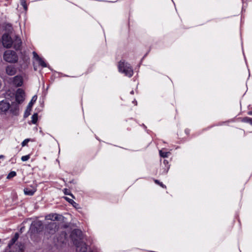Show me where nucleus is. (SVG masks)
Returning <instances> with one entry per match:
<instances>
[{
	"mask_svg": "<svg viewBox=\"0 0 252 252\" xmlns=\"http://www.w3.org/2000/svg\"><path fill=\"white\" fill-rule=\"evenodd\" d=\"M81 231L78 229L74 230L71 234L73 243L76 245V252H86L87 248L86 244L81 241Z\"/></svg>",
	"mask_w": 252,
	"mask_h": 252,
	"instance_id": "nucleus-1",
	"label": "nucleus"
},
{
	"mask_svg": "<svg viewBox=\"0 0 252 252\" xmlns=\"http://www.w3.org/2000/svg\"><path fill=\"white\" fill-rule=\"evenodd\" d=\"M18 109V106L10 105L7 100H3L0 101V114H5L9 111L11 113L16 115Z\"/></svg>",
	"mask_w": 252,
	"mask_h": 252,
	"instance_id": "nucleus-2",
	"label": "nucleus"
},
{
	"mask_svg": "<svg viewBox=\"0 0 252 252\" xmlns=\"http://www.w3.org/2000/svg\"><path fill=\"white\" fill-rule=\"evenodd\" d=\"M19 235L17 233H15L14 237L11 239L10 242L8 244L4 252H23L24 246L21 244H16L15 247L14 244L17 240Z\"/></svg>",
	"mask_w": 252,
	"mask_h": 252,
	"instance_id": "nucleus-3",
	"label": "nucleus"
},
{
	"mask_svg": "<svg viewBox=\"0 0 252 252\" xmlns=\"http://www.w3.org/2000/svg\"><path fill=\"white\" fill-rule=\"evenodd\" d=\"M118 69L120 72L130 77L133 75V71L131 65L124 61H121L118 63Z\"/></svg>",
	"mask_w": 252,
	"mask_h": 252,
	"instance_id": "nucleus-4",
	"label": "nucleus"
},
{
	"mask_svg": "<svg viewBox=\"0 0 252 252\" xmlns=\"http://www.w3.org/2000/svg\"><path fill=\"white\" fill-rule=\"evenodd\" d=\"M3 58L5 61L9 63H15L18 61L16 53L11 50H7L4 52Z\"/></svg>",
	"mask_w": 252,
	"mask_h": 252,
	"instance_id": "nucleus-5",
	"label": "nucleus"
},
{
	"mask_svg": "<svg viewBox=\"0 0 252 252\" xmlns=\"http://www.w3.org/2000/svg\"><path fill=\"white\" fill-rule=\"evenodd\" d=\"M2 43L4 47L9 48L12 46L13 40L8 34L5 33L2 37Z\"/></svg>",
	"mask_w": 252,
	"mask_h": 252,
	"instance_id": "nucleus-6",
	"label": "nucleus"
},
{
	"mask_svg": "<svg viewBox=\"0 0 252 252\" xmlns=\"http://www.w3.org/2000/svg\"><path fill=\"white\" fill-rule=\"evenodd\" d=\"M25 94L24 91L21 89H18L16 93V100L19 104L24 100Z\"/></svg>",
	"mask_w": 252,
	"mask_h": 252,
	"instance_id": "nucleus-7",
	"label": "nucleus"
},
{
	"mask_svg": "<svg viewBox=\"0 0 252 252\" xmlns=\"http://www.w3.org/2000/svg\"><path fill=\"white\" fill-rule=\"evenodd\" d=\"M37 99V96L36 95H34L32 97V100L29 102L28 107L27 108V109L25 111V114H24V117H27L30 115V112L32 110V107L33 104V103L36 101Z\"/></svg>",
	"mask_w": 252,
	"mask_h": 252,
	"instance_id": "nucleus-8",
	"label": "nucleus"
},
{
	"mask_svg": "<svg viewBox=\"0 0 252 252\" xmlns=\"http://www.w3.org/2000/svg\"><path fill=\"white\" fill-rule=\"evenodd\" d=\"M33 55L34 59L36 61V62L38 64L40 65L43 67H45L47 66L46 63H45V62L42 59L40 58L38 55L35 52H33Z\"/></svg>",
	"mask_w": 252,
	"mask_h": 252,
	"instance_id": "nucleus-9",
	"label": "nucleus"
},
{
	"mask_svg": "<svg viewBox=\"0 0 252 252\" xmlns=\"http://www.w3.org/2000/svg\"><path fill=\"white\" fill-rule=\"evenodd\" d=\"M36 191V188L34 186H31L25 188L24 189V193L27 195H32Z\"/></svg>",
	"mask_w": 252,
	"mask_h": 252,
	"instance_id": "nucleus-10",
	"label": "nucleus"
},
{
	"mask_svg": "<svg viewBox=\"0 0 252 252\" xmlns=\"http://www.w3.org/2000/svg\"><path fill=\"white\" fill-rule=\"evenodd\" d=\"M62 216L57 214H49L45 217V219L47 220H51L53 221L58 220L61 219Z\"/></svg>",
	"mask_w": 252,
	"mask_h": 252,
	"instance_id": "nucleus-11",
	"label": "nucleus"
},
{
	"mask_svg": "<svg viewBox=\"0 0 252 252\" xmlns=\"http://www.w3.org/2000/svg\"><path fill=\"white\" fill-rule=\"evenodd\" d=\"M33 228H36L37 231H39L40 229L43 228L42 222L39 220L33 222L31 225V229H32Z\"/></svg>",
	"mask_w": 252,
	"mask_h": 252,
	"instance_id": "nucleus-12",
	"label": "nucleus"
},
{
	"mask_svg": "<svg viewBox=\"0 0 252 252\" xmlns=\"http://www.w3.org/2000/svg\"><path fill=\"white\" fill-rule=\"evenodd\" d=\"M16 72V68L13 65L7 66L6 68V73L8 75L13 76L15 74Z\"/></svg>",
	"mask_w": 252,
	"mask_h": 252,
	"instance_id": "nucleus-13",
	"label": "nucleus"
},
{
	"mask_svg": "<svg viewBox=\"0 0 252 252\" xmlns=\"http://www.w3.org/2000/svg\"><path fill=\"white\" fill-rule=\"evenodd\" d=\"M13 83L17 86H20L23 84L22 78L21 76H16L13 79Z\"/></svg>",
	"mask_w": 252,
	"mask_h": 252,
	"instance_id": "nucleus-14",
	"label": "nucleus"
},
{
	"mask_svg": "<svg viewBox=\"0 0 252 252\" xmlns=\"http://www.w3.org/2000/svg\"><path fill=\"white\" fill-rule=\"evenodd\" d=\"M21 44V39L18 37H16L15 39L13 40V47L15 49H18Z\"/></svg>",
	"mask_w": 252,
	"mask_h": 252,
	"instance_id": "nucleus-15",
	"label": "nucleus"
},
{
	"mask_svg": "<svg viewBox=\"0 0 252 252\" xmlns=\"http://www.w3.org/2000/svg\"><path fill=\"white\" fill-rule=\"evenodd\" d=\"M57 225L56 223L51 222L48 224L47 229L51 231V233H53L57 229Z\"/></svg>",
	"mask_w": 252,
	"mask_h": 252,
	"instance_id": "nucleus-16",
	"label": "nucleus"
},
{
	"mask_svg": "<svg viewBox=\"0 0 252 252\" xmlns=\"http://www.w3.org/2000/svg\"><path fill=\"white\" fill-rule=\"evenodd\" d=\"M160 156L162 158H167L170 154L169 152H163L162 150L159 151Z\"/></svg>",
	"mask_w": 252,
	"mask_h": 252,
	"instance_id": "nucleus-17",
	"label": "nucleus"
},
{
	"mask_svg": "<svg viewBox=\"0 0 252 252\" xmlns=\"http://www.w3.org/2000/svg\"><path fill=\"white\" fill-rule=\"evenodd\" d=\"M37 114L36 113H35L34 114L32 117V123L34 124H36V123L37 122Z\"/></svg>",
	"mask_w": 252,
	"mask_h": 252,
	"instance_id": "nucleus-18",
	"label": "nucleus"
},
{
	"mask_svg": "<svg viewBox=\"0 0 252 252\" xmlns=\"http://www.w3.org/2000/svg\"><path fill=\"white\" fill-rule=\"evenodd\" d=\"M16 175V173L15 171H11L7 175V179H10L12 177H14Z\"/></svg>",
	"mask_w": 252,
	"mask_h": 252,
	"instance_id": "nucleus-19",
	"label": "nucleus"
},
{
	"mask_svg": "<svg viewBox=\"0 0 252 252\" xmlns=\"http://www.w3.org/2000/svg\"><path fill=\"white\" fill-rule=\"evenodd\" d=\"M243 121L246 123H249L251 124H252V118H250L249 117H245L243 118Z\"/></svg>",
	"mask_w": 252,
	"mask_h": 252,
	"instance_id": "nucleus-20",
	"label": "nucleus"
},
{
	"mask_svg": "<svg viewBox=\"0 0 252 252\" xmlns=\"http://www.w3.org/2000/svg\"><path fill=\"white\" fill-rule=\"evenodd\" d=\"M30 156L29 155H26V156L22 157L21 160L23 161H26L29 160L30 159Z\"/></svg>",
	"mask_w": 252,
	"mask_h": 252,
	"instance_id": "nucleus-21",
	"label": "nucleus"
},
{
	"mask_svg": "<svg viewBox=\"0 0 252 252\" xmlns=\"http://www.w3.org/2000/svg\"><path fill=\"white\" fill-rule=\"evenodd\" d=\"M30 141V139H25L22 143V147H24L28 143V142Z\"/></svg>",
	"mask_w": 252,
	"mask_h": 252,
	"instance_id": "nucleus-22",
	"label": "nucleus"
},
{
	"mask_svg": "<svg viewBox=\"0 0 252 252\" xmlns=\"http://www.w3.org/2000/svg\"><path fill=\"white\" fill-rule=\"evenodd\" d=\"M155 182L163 188H166L165 186H164L162 183H160L159 181L157 180H155Z\"/></svg>",
	"mask_w": 252,
	"mask_h": 252,
	"instance_id": "nucleus-23",
	"label": "nucleus"
},
{
	"mask_svg": "<svg viewBox=\"0 0 252 252\" xmlns=\"http://www.w3.org/2000/svg\"><path fill=\"white\" fill-rule=\"evenodd\" d=\"M65 199L67 200L69 203H71V204H73V203H74L75 204H77L76 202H75L73 200L71 199H69L68 198V197H64Z\"/></svg>",
	"mask_w": 252,
	"mask_h": 252,
	"instance_id": "nucleus-24",
	"label": "nucleus"
},
{
	"mask_svg": "<svg viewBox=\"0 0 252 252\" xmlns=\"http://www.w3.org/2000/svg\"><path fill=\"white\" fill-rule=\"evenodd\" d=\"M63 192L65 194L70 195V194L69 193V191L66 189H63ZM71 195L72 196H73V195L72 194H71Z\"/></svg>",
	"mask_w": 252,
	"mask_h": 252,
	"instance_id": "nucleus-25",
	"label": "nucleus"
},
{
	"mask_svg": "<svg viewBox=\"0 0 252 252\" xmlns=\"http://www.w3.org/2000/svg\"><path fill=\"white\" fill-rule=\"evenodd\" d=\"M21 3H22V5L23 6L24 9L25 10H26L27 7V6L26 5L25 1H22Z\"/></svg>",
	"mask_w": 252,
	"mask_h": 252,
	"instance_id": "nucleus-26",
	"label": "nucleus"
},
{
	"mask_svg": "<svg viewBox=\"0 0 252 252\" xmlns=\"http://www.w3.org/2000/svg\"><path fill=\"white\" fill-rule=\"evenodd\" d=\"M4 158V156H3V155H0V160L1 159H3Z\"/></svg>",
	"mask_w": 252,
	"mask_h": 252,
	"instance_id": "nucleus-27",
	"label": "nucleus"
},
{
	"mask_svg": "<svg viewBox=\"0 0 252 252\" xmlns=\"http://www.w3.org/2000/svg\"><path fill=\"white\" fill-rule=\"evenodd\" d=\"M34 69L35 70H37V68H36V66H35L34 64Z\"/></svg>",
	"mask_w": 252,
	"mask_h": 252,
	"instance_id": "nucleus-28",
	"label": "nucleus"
},
{
	"mask_svg": "<svg viewBox=\"0 0 252 252\" xmlns=\"http://www.w3.org/2000/svg\"><path fill=\"white\" fill-rule=\"evenodd\" d=\"M249 114L252 115V111L249 112Z\"/></svg>",
	"mask_w": 252,
	"mask_h": 252,
	"instance_id": "nucleus-29",
	"label": "nucleus"
},
{
	"mask_svg": "<svg viewBox=\"0 0 252 252\" xmlns=\"http://www.w3.org/2000/svg\"><path fill=\"white\" fill-rule=\"evenodd\" d=\"M133 93H134L133 91H132L130 92V94H133Z\"/></svg>",
	"mask_w": 252,
	"mask_h": 252,
	"instance_id": "nucleus-30",
	"label": "nucleus"
},
{
	"mask_svg": "<svg viewBox=\"0 0 252 252\" xmlns=\"http://www.w3.org/2000/svg\"><path fill=\"white\" fill-rule=\"evenodd\" d=\"M72 204L74 206H75V205H76L75 204L73 203V204Z\"/></svg>",
	"mask_w": 252,
	"mask_h": 252,
	"instance_id": "nucleus-31",
	"label": "nucleus"
},
{
	"mask_svg": "<svg viewBox=\"0 0 252 252\" xmlns=\"http://www.w3.org/2000/svg\"><path fill=\"white\" fill-rule=\"evenodd\" d=\"M166 162H167V160H164V163Z\"/></svg>",
	"mask_w": 252,
	"mask_h": 252,
	"instance_id": "nucleus-32",
	"label": "nucleus"
}]
</instances>
